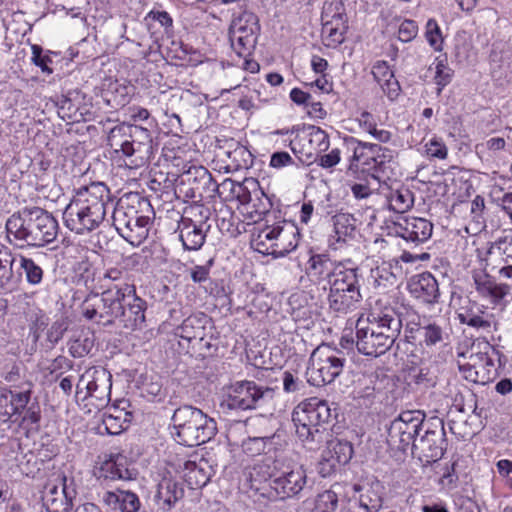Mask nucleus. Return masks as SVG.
Returning <instances> with one entry per match:
<instances>
[{
    "mask_svg": "<svg viewBox=\"0 0 512 512\" xmlns=\"http://www.w3.org/2000/svg\"><path fill=\"white\" fill-rule=\"evenodd\" d=\"M334 232L337 240L345 241L353 238L356 233V219L349 213H338L333 217Z\"/></svg>",
    "mask_w": 512,
    "mask_h": 512,
    "instance_id": "obj_43",
    "label": "nucleus"
},
{
    "mask_svg": "<svg viewBox=\"0 0 512 512\" xmlns=\"http://www.w3.org/2000/svg\"><path fill=\"white\" fill-rule=\"evenodd\" d=\"M102 500L115 512H137L140 508L138 496L128 490L106 491Z\"/></svg>",
    "mask_w": 512,
    "mask_h": 512,
    "instance_id": "obj_33",
    "label": "nucleus"
},
{
    "mask_svg": "<svg viewBox=\"0 0 512 512\" xmlns=\"http://www.w3.org/2000/svg\"><path fill=\"white\" fill-rule=\"evenodd\" d=\"M380 85L383 92L388 96L389 99L394 100L398 97L400 92V85L395 76H392Z\"/></svg>",
    "mask_w": 512,
    "mask_h": 512,
    "instance_id": "obj_64",
    "label": "nucleus"
},
{
    "mask_svg": "<svg viewBox=\"0 0 512 512\" xmlns=\"http://www.w3.org/2000/svg\"><path fill=\"white\" fill-rule=\"evenodd\" d=\"M415 331L419 335L420 344L425 347L436 346L448 339L446 330L436 322L425 321L423 326H416Z\"/></svg>",
    "mask_w": 512,
    "mask_h": 512,
    "instance_id": "obj_38",
    "label": "nucleus"
},
{
    "mask_svg": "<svg viewBox=\"0 0 512 512\" xmlns=\"http://www.w3.org/2000/svg\"><path fill=\"white\" fill-rule=\"evenodd\" d=\"M112 223L117 232L133 246H139L147 238L152 211L150 202L138 194L119 199L113 204Z\"/></svg>",
    "mask_w": 512,
    "mask_h": 512,
    "instance_id": "obj_3",
    "label": "nucleus"
},
{
    "mask_svg": "<svg viewBox=\"0 0 512 512\" xmlns=\"http://www.w3.org/2000/svg\"><path fill=\"white\" fill-rule=\"evenodd\" d=\"M269 164L273 168L280 169L293 165L295 162L288 152L279 151L271 155Z\"/></svg>",
    "mask_w": 512,
    "mask_h": 512,
    "instance_id": "obj_58",
    "label": "nucleus"
},
{
    "mask_svg": "<svg viewBox=\"0 0 512 512\" xmlns=\"http://www.w3.org/2000/svg\"><path fill=\"white\" fill-rule=\"evenodd\" d=\"M352 268L345 266L343 262L333 260L329 254H312L307 261L305 273L309 279L318 285L324 284L323 289H327L331 282L338 278V274L343 275L344 271Z\"/></svg>",
    "mask_w": 512,
    "mask_h": 512,
    "instance_id": "obj_19",
    "label": "nucleus"
},
{
    "mask_svg": "<svg viewBox=\"0 0 512 512\" xmlns=\"http://www.w3.org/2000/svg\"><path fill=\"white\" fill-rule=\"evenodd\" d=\"M361 298L357 268L338 274L329 286L328 305L336 314L345 315L356 310Z\"/></svg>",
    "mask_w": 512,
    "mask_h": 512,
    "instance_id": "obj_11",
    "label": "nucleus"
},
{
    "mask_svg": "<svg viewBox=\"0 0 512 512\" xmlns=\"http://www.w3.org/2000/svg\"><path fill=\"white\" fill-rule=\"evenodd\" d=\"M259 32L258 17L252 12L244 11L233 20L230 40L238 55L249 54L255 48Z\"/></svg>",
    "mask_w": 512,
    "mask_h": 512,
    "instance_id": "obj_18",
    "label": "nucleus"
},
{
    "mask_svg": "<svg viewBox=\"0 0 512 512\" xmlns=\"http://www.w3.org/2000/svg\"><path fill=\"white\" fill-rule=\"evenodd\" d=\"M276 477L269 483L272 493L280 499L298 495L306 486L307 475L302 465L286 454L276 456Z\"/></svg>",
    "mask_w": 512,
    "mask_h": 512,
    "instance_id": "obj_12",
    "label": "nucleus"
},
{
    "mask_svg": "<svg viewBox=\"0 0 512 512\" xmlns=\"http://www.w3.org/2000/svg\"><path fill=\"white\" fill-rule=\"evenodd\" d=\"M209 323L207 315L201 313L186 318L179 327L180 336L188 341L195 339L203 340L205 327Z\"/></svg>",
    "mask_w": 512,
    "mask_h": 512,
    "instance_id": "obj_39",
    "label": "nucleus"
},
{
    "mask_svg": "<svg viewBox=\"0 0 512 512\" xmlns=\"http://www.w3.org/2000/svg\"><path fill=\"white\" fill-rule=\"evenodd\" d=\"M388 205L396 213H405L413 207L414 195L408 188L391 190L387 195Z\"/></svg>",
    "mask_w": 512,
    "mask_h": 512,
    "instance_id": "obj_40",
    "label": "nucleus"
},
{
    "mask_svg": "<svg viewBox=\"0 0 512 512\" xmlns=\"http://www.w3.org/2000/svg\"><path fill=\"white\" fill-rule=\"evenodd\" d=\"M67 330V323L65 320H57L55 321L48 331V339L51 342H58L63 333Z\"/></svg>",
    "mask_w": 512,
    "mask_h": 512,
    "instance_id": "obj_63",
    "label": "nucleus"
},
{
    "mask_svg": "<svg viewBox=\"0 0 512 512\" xmlns=\"http://www.w3.org/2000/svg\"><path fill=\"white\" fill-rule=\"evenodd\" d=\"M108 144L115 153H122L129 168L145 166L153 153L148 129L137 125H118L111 129Z\"/></svg>",
    "mask_w": 512,
    "mask_h": 512,
    "instance_id": "obj_6",
    "label": "nucleus"
},
{
    "mask_svg": "<svg viewBox=\"0 0 512 512\" xmlns=\"http://www.w3.org/2000/svg\"><path fill=\"white\" fill-rule=\"evenodd\" d=\"M418 34V25L413 20H404L398 30V38L402 42L412 41Z\"/></svg>",
    "mask_w": 512,
    "mask_h": 512,
    "instance_id": "obj_53",
    "label": "nucleus"
},
{
    "mask_svg": "<svg viewBox=\"0 0 512 512\" xmlns=\"http://www.w3.org/2000/svg\"><path fill=\"white\" fill-rule=\"evenodd\" d=\"M32 54V61L36 66L40 67L43 72L52 73V70L48 67L51 59L49 56L42 55V48L40 46L33 45Z\"/></svg>",
    "mask_w": 512,
    "mask_h": 512,
    "instance_id": "obj_61",
    "label": "nucleus"
},
{
    "mask_svg": "<svg viewBox=\"0 0 512 512\" xmlns=\"http://www.w3.org/2000/svg\"><path fill=\"white\" fill-rule=\"evenodd\" d=\"M408 289L410 294L422 303L431 305L439 301L438 282L429 272L413 276L408 283Z\"/></svg>",
    "mask_w": 512,
    "mask_h": 512,
    "instance_id": "obj_26",
    "label": "nucleus"
},
{
    "mask_svg": "<svg viewBox=\"0 0 512 512\" xmlns=\"http://www.w3.org/2000/svg\"><path fill=\"white\" fill-rule=\"evenodd\" d=\"M424 421V415L420 411H404L394 419L389 428L387 443L392 449L406 451L416 442Z\"/></svg>",
    "mask_w": 512,
    "mask_h": 512,
    "instance_id": "obj_16",
    "label": "nucleus"
},
{
    "mask_svg": "<svg viewBox=\"0 0 512 512\" xmlns=\"http://www.w3.org/2000/svg\"><path fill=\"white\" fill-rule=\"evenodd\" d=\"M458 320L461 324H465L476 329H489L491 323L484 317V312L480 309L474 311L473 308L466 309L458 313Z\"/></svg>",
    "mask_w": 512,
    "mask_h": 512,
    "instance_id": "obj_49",
    "label": "nucleus"
},
{
    "mask_svg": "<svg viewBox=\"0 0 512 512\" xmlns=\"http://www.w3.org/2000/svg\"><path fill=\"white\" fill-rule=\"evenodd\" d=\"M283 226L274 225L263 228L258 234V245L269 246L276 241L278 232H281Z\"/></svg>",
    "mask_w": 512,
    "mask_h": 512,
    "instance_id": "obj_54",
    "label": "nucleus"
},
{
    "mask_svg": "<svg viewBox=\"0 0 512 512\" xmlns=\"http://www.w3.org/2000/svg\"><path fill=\"white\" fill-rule=\"evenodd\" d=\"M353 490L358 493V496H353L354 500L350 499L349 504L354 501L358 504L359 508L365 512H379L383 505V498L381 494V485L377 483L367 485H354Z\"/></svg>",
    "mask_w": 512,
    "mask_h": 512,
    "instance_id": "obj_32",
    "label": "nucleus"
},
{
    "mask_svg": "<svg viewBox=\"0 0 512 512\" xmlns=\"http://www.w3.org/2000/svg\"><path fill=\"white\" fill-rule=\"evenodd\" d=\"M356 339L358 351L367 356L378 357L392 347L387 335L377 332L367 319L357 321Z\"/></svg>",
    "mask_w": 512,
    "mask_h": 512,
    "instance_id": "obj_22",
    "label": "nucleus"
},
{
    "mask_svg": "<svg viewBox=\"0 0 512 512\" xmlns=\"http://www.w3.org/2000/svg\"><path fill=\"white\" fill-rule=\"evenodd\" d=\"M272 388L254 381H239L227 388L221 408L227 411H246L261 408L274 400Z\"/></svg>",
    "mask_w": 512,
    "mask_h": 512,
    "instance_id": "obj_9",
    "label": "nucleus"
},
{
    "mask_svg": "<svg viewBox=\"0 0 512 512\" xmlns=\"http://www.w3.org/2000/svg\"><path fill=\"white\" fill-rule=\"evenodd\" d=\"M11 392V406L10 414H18L20 413L30 401L31 392H32V383L29 380H24L17 386H14V389H10Z\"/></svg>",
    "mask_w": 512,
    "mask_h": 512,
    "instance_id": "obj_42",
    "label": "nucleus"
},
{
    "mask_svg": "<svg viewBox=\"0 0 512 512\" xmlns=\"http://www.w3.org/2000/svg\"><path fill=\"white\" fill-rule=\"evenodd\" d=\"M367 320L377 332L387 335L388 342L393 345L402 328L400 315L393 308H385L380 312H372Z\"/></svg>",
    "mask_w": 512,
    "mask_h": 512,
    "instance_id": "obj_27",
    "label": "nucleus"
},
{
    "mask_svg": "<svg viewBox=\"0 0 512 512\" xmlns=\"http://www.w3.org/2000/svg\"><path fill=\"white\" fill-rule=\"evenodd\" d=\"M276 458H266L261 462L253 465L249 473L250 487L256 493L263 497L270 498L272 490L268 486L262 485L267 481L273 482L276 477Z\"/></svg>",
    "mask_w": 512,
    "mask_h": 512,
    "instance_id": "obj_29",
    "label": "nucleus"
},
{
    "mask_svg": "<svg viewBox=\"0 0 512 512\" xmlns=\"http://www.w3.org/2000/svg\"><path fill=\"white\" fill-rule=\"evenodd\" d=\"M210 209L203 204L194 203L184 210L181 221L192 222L193 224L209 230L210 225L207 223L210 218Z\"/></svg>",
    "mask_w": 512,
    "mask_h": 512,
    "instance_id": "obj_46",
    "label": "nucleus"
},
{
    "mask_svg": "<svg viewBox=\"0 0 512 512\" xmlns=\"http://www.w3.org/2000/svg\"><path fill=\"white\" fill-rule=\"evenodd\" d=\"M146 302L137 296L135 286L133 291L127 294L126 301L122 305L117 323L127 330L141 329L145 322Z\"/></svg>",
    "mask_w": 512,
    "mask_h": 512,
    "instance_id": "obj_24",
    "label": "nucleus"
},
{
    "mask_svg": "<svg viewBox=\"0 0 512 512\" xmlns=\"http://www.w3.org/2000/svg\"><path fill=\"white\" fill-rule=\"evenodd\" d=\"M129 406V402L122 399L107 408L102 416V424L108 434H120L128 427L132 420V413L127 410Z\"/></svg>",
    "mask_w": 512,
    "mask_h": 512,
    "instance_id": "obj_28",
    "label": "nucleus"
},
{
    "mask_svg": "<svg viewBox=\"0 0 512 512\" xmlns=\"http://www.w3.org/2000/svg\"><path fill=\"white\" fill-rule=\"evenodd\" d=\"M183 495V489L175 480L163 478L158 484L155 501L161 510L169 511Z\"/></svg>",
    "mask_w": 512,
    "mask_h": 512,
    "instance_id": "obj_34",
    "label": "nucleus"
},
{
    "mask_svg": "<svg viewBox=\"0 0 512 512\" xmlns=\"http://www.w3.org/2000/svg\"><path fill=\"white\" fill-rule=\"evenodd\" d=\"M329 136L320 127L309 126L290 141V148L301 161L316 162L320 154L329 148Z\"/></svg>",
    "mask_w": 512,
    "mask_h": 512,
    "instance_id": "obj_17",
    "label": "nucleus"
},
{
    "mask_svg": "<svg viewBox=\"0 0 512 512\" xmlns=\"http://www.w3.org/2000/svg\"><path fill=\"white\" fill-rule=\"evenodd\" d=\"M457 481H458V475L455 472V463H453L450 466H446L445 471L443 472V474L440 478V484L444 488L451 490V489L455 488Z\"/></svg>",
    "mask_w": 512,
    "mask_h": 512,
    "instance_id": "obj_62",
    "label": "nucleus"
},
{
    "mask_svg": "<svg viewBox=\"0 0 512 512\" xmlns=\"http://www.w3.org/2000/svg\"><path fill=\"white\" fill-rule=\"evenodd\" d=\"M277 236L276 241L266 248V250H270L269 254L282 257L293 251L298 245L297 232L291 226H283Z\"/></svg>",
    "mask_w": 512,
    "mask_h": 512,
    "instance_id": "obj_37",
    "label": "nucleus"
},
{
    "mask_svg": "<svg viewBox=\"0 0 512 512\" xmlns=\"http://www.w3.org/2000/svg\"><path fill=\"white\" fill-rule=\"evenodd\" d=\"M446 433L444 423L439 418H433L427 423L423 436L413 442L412 454L423 465H428L440 460L446 450Z\"/></svg>",
    "mask_w": 512,
    "mask_h": 512,
    "instance_id": "obj_13",
    "label": "nucleus"
},
{
    "mask_svg": "<svg viewBox=\"0 0 512 512\" xmlns=\"http://www.w3.org/2000/svg\"><path fill=\"white\" fill-rule=\"evenodd\" d=\"M393 231L405 241L419 245L430 239L433 224L425 218L400 217L394 222Z\"/></svg>",
    "mask_w": 512,
    "mask_h": 512,
    "instance_id": "obj_23",
    "label": "nucleus"
},
{
    "mask_svg": "<svg viewBox=\"0 0 512 512\" xmlns=\"http://www.w3.org/2000/svg\"><path fill=\"white\" fill-rule=\"evenodd\" d=\"M345 361L341 351L325 344L318 346L309 358L307 381L317 387L332 383L342 373Z\"/></svg>",
    "mask_w": 512,
    "mask_h": 512,
    "instance_id": "obj_10",
    "label": "nucleus"
},
{
    "mask_svg": "<svg viewBox=\"0 0 512 512\" xmlns=\"http://www.w3.org/2000/svg\"><path fill=\"white\" fill-rule=\"evenodd\" d=\"M509 264H512V242L503 249L491 248L481 260V267L472 271L477 293L494 305L500 304L510 293V284L497 283L491 274H498L502 267Z\"/></svg>",
    "mask_w": 512,
    "mask_h": 512,
    "instance_id": "obj_4",
    "label": "nucleus"
},
{
    "mask_svg": "<svg viewBox=\"0 0 512 512\" xmlns=\"http://www.w3.org/2000/svg\"><path fill=\"white\" fill-rule=\"evenodd\" d=\"M426 39L435 49L440 50L442 44V36L440 28L434 19H429L426 24Z\"/></svg>",
    "mask_w": 512,
    "mask_h": 512,
    "instance_id": "obj_52",
    "label": "nucleus"
},
{
    "mask_svg": "<svg viewBox=\"0 0 512 512\" xmlns=\"http://www.w3.org/2000/svg\"><path fill=\"white\" fill-rule=\"evenodd\" d=\"M426 153L431 157L445 159L448 151L446 145L441 140L432 139L426 144Z\"/></svg>",
    "mask_w": 512,
    "mask_h": 512,
    "instance_id": "obj_57",
    "label": "nucleus"
},
{
    "mask_svg": "<svg viewBox=\"0 0 512 512\" xmlns=\"http://www.w3.org/2000/svg\"><path fill=\"white\" fill-rule=\"evenodd\" d=\"M82 315L98 325L109 327L108 314L106 308V299H104V291L98 295L88 297L82 304Z\"/></svg>",
    "mask_w": 512,
    "mask_h": 512,
    "instance_id": "obj_36",
    "label": "nucleus"
},
{
    "mask_svg": "<svg viewBox=\"0 0 512 512\" xmlns=\"http://www.w3.org/2000/svg\"><path fill=\"white\" fill-rule=\"evenodd\" d=\"M346 22L344 25L334 23H323L322 33L327 41V46H336L344 41V34L346 32Z\"/></svg>",
    "mask_w": 512,
    "mask_h": 512,
    "instance_id": "obj_50",
    "label": "nucleus"
},
{
    "mask_svg": "<svg viewBox=\"0 0 512 512\" xmlns=\"http://www.w3.org/2000/svg\"><path fill=\"white\" fill-rule=\"evenodd\" d=\"M270 440L269 436H260L249 438L243 443L244 450L251 455L260 454L266 448L267 441Z\"/></svg>",
    "mask_w": 512,
    "mask_h": 512,
    "instance_id": "obj_55",
    "label": "nucleus"
},
{
    "mask_svg": "<svg viewBox=\"0 0 512 512\" xmlns=\"http://www.w3.org/2000/svg\"><path fill=\"white\" fill-rule=\"evenodd\" d=\"M104 299H106L107 314L109 315L107 320L110 326L117 324L122 305H124L128 291H133V285L129 283H115L113 285H105Z\"/></svg>",
    "mask_w": 512,
    "mask_h": 512,
    "instance_id": "obj_30",
    "label": "nucleus"
},
{
    "mask_svg": "<svg viewBox=\"0 0 512 512\" xmlns=\"http://www.w3.org/2000/svg\"><path fill=\"white\" fill-rule=\"evenodd\" d=\"M77 491L72 478L61 476L59 484L48 483L42 495L43 506L48 512H69Z\"/></svg>",
    "mask_w": 512,
    "mask_h": 512,
    "instance_id": "obj_20",
    "label": "nucleus"
},
{
    "mask_svg": "<svg viewBox=\"0 0 512 512\" xmlns=\"http://www.w3.org/2000/svg\"><path fill=\"white\" fill-rule=\"evenodd\" d=\"M112 375L105 368L93 367L86 370L76 385L75 398L85 413L106 408L110 402Z\"/></svg>",
    "mask_w": 512,
    "mask_h": 512,
    "instance_id": "obj_8",
    "label": "nucleus"
},
{
    "mask_svg": "<svg viewBox=\"0 0 512 512\" xmlns=\"http://www.w3.org/2000/svg\"><path fill=\"white\" fill-rule=\"evenodd\" d=\"M321 20L323 23H334L344 25L346 14L344 4L341 0H326L323 4Z\"/></svg>",
    "mask_w": 512,
    "mask_h": 512,
    "instance_id": "obj_45",
    "label": "nucleus"
},
{
    "mask_svg": "<svg viewBox=\"0 0 512 512\" xmlns=\"http://www.w3.org/2000/svg\"><path fill=\"white\" fill-rule=\"evenodd\" d=\"M452 78V71L449 68H446L445 65L440 61L436 66V84L439 86L438 92L442 90L448 83H450Z\"/></svg>",
    "mask_w": 512,
    "mask_h": 512,
    "instance_id": "obj_60",
    "label": "nucleus"
},
{
    "mask_svg": "<svg viewBox=\"0 0 512 512\" xmlns=\"http://www.w3.org/2000/svg\"><path fill=\"white\" fill-rule=\"evenodd\" d=\"M171 421L173 438L184 446L202 445L210 441L217 433L215 420L191 405L177 408Z\"/></svg>",
    "mask_w": 512,
    "mask_h": 512,
    "instance_id": "obj_5",
    "label": "nucleus"
},
{
    "mask_svg": "<svg viewBox=\"0 0 512 512\" xmlns=\"http://www.w3.org/2000/svg\"><path fill=\"white\" fill-rule=\"evenodd\" d=\"M214 185L212 175L205 167L190 166L176 180V191L185 198H202Z\"/></svg>",
    "mask_w": 512,
    "mask_h": 512,
    "instance_id": "obj_21",
    "label": "nucleus"
},
{
    "mask_svg": "<svg viewBox=\"0 0 512 512\" xmlns=\"http://www.w3.org/2000/svg\"><path fill=\"white\" fill-rule=\"evenodd\" d=\"M184 478L191 489H198L209 482L210 475L200 464L187 461L184 464Z\"/></svg>",
    "mask_w": 512,
    "mask_h": 512,
    "instance_id": "obj_41",
    "label": "nucleus"
},
{
    "mask_svg": "<svg viewBox=\"0 0 512 512\" xmlns=\"http://www.w3.org/2000/svg\"><path fill=\"white\" fill-rule=\"evenodd\" d=\"M372 74L374 79L382 84L392 76H394L393 71L390 69L389 65L385 61H378L372 67Z\"/></svg>",
    "mask_w": 512,
    "mask_h": 512,
    "instance_id": "obj_56",
    "label": "nucleus"
},
{
    "mask_svg": "<svg viewBox=\"0 0 512 512\" xmlns=\"http://www.w3.org/2000/svg\"><path fill=\"white\" fill-rule=\"evenodd\" d=\"M331 418V409L327 401L316 397L298 404L292 413V421L299 439L308 444H320L324 440V424Z\"/></svg>",
    "mask_w": 512,
    "mask_h": 512,
    "instance_id": "obj_7",
    "label": "nucleus"
},
{
    "mask_svg": "<svg viewBox=\"0 0 512 512\" xmlns=\"http://www.w3.org/2000/svg\"><path fill=\"white\" fill-rule=\"evenodd\" d=\"M317 158L319 166L323 168H332L336 166L341 159V152L338 148L332 149L328 154L319 155Z\"/></svg>",
    "mask_w": 512,
    "mask_h": 512,
    "instance_id": "obj_59",
    "label": "nucleus"
},
{
    "mask_svg": "<svg viewBox=\"0 0 512 512\" xmlns=\"http://www.w3.org/2000/svg\"><path fill=\"white\" fill-rule=\"evenodd\" d=\"M108 206H113L109 188L102 182H93L77 190L64 210V223L76 234L90 233L104 221Z\"/></svg>",
    "mask_w": 512,
    "mask_h": 512,
    "instance_id": "obj_1",
    "label": "nucleus"
},
{
    "mask_svg": "<svg viewBox=\"0 0 512 512\" xmlns=\"http://www.w3.org/2000/svg\"><path fill=\"white\" fill-rule=\"evenodd\" d=\"M24 316L29 323L30 330L38 337L39 332L43 331L49 324L47 314L35 304L28 305L24 311Z\"/></svg>",
    "mask_w": 512,
    "mask_h": 512,
    "instance_id": "obj_47",
    "label": "nucleus"
},
{
    "mask_svg": "<svg viewBox=\"0 0 512 512\" xmlns=\"http://www.w3.org/2000/svg\"><path fill=\"white\" fill-rule=\"evenodd\" d=\"M335 486L332 489L326 490L318 494L315 501V509L318 512H334L338 506L339 498L335 491Z\"/></svg>",
    "mask_w": 512,
    "mask_h": 512,
    "instance_id": "obj_51",
    "label": "nucleus"
},
{
    "mask_svg": "<svg viewBox=\"0 0 512 512\" xmlns=\"http://www.w3.org/2000/svg\"><path fill=\"white\" fill-rule=\"evenodd\" d=\"M179 238L185 250H199L206 239L208 229L199 227L192 222L181 221L178 224Z\"/></svg>",
    "mask_w": 512,
    "mask_h": 512,
    "instance_id": "obj_35",
    "label": "nucleus"
},
{
    "mask_svg": "<svg viewBox=\"0 0 512 512\" xmlns=\"http://www.w3.org/2000/svg\"><path fill=\"white\" fill-rule=\"evenodd\" d=\"M18 262V255L0 244V292H12L21 282V274H15L13 265Z\"/></svg>",
    "mask_w": 512,
    "mask_h": 512,
    "instance_id": "obj_31",
    "label": "nucleus"
},
{
    "mask_svg": "<svg viewBox=\"0 0 512 512\" xmlns=\"http://www.w3.org/2000/svg\"><path fill=\"white\" fill-rule=\"evenodd\" d=\"M18 264L29 285L38 286L41 284L44 271L35 260L23 255H18Z\"/></svg>",
    "mask_w": 512,
    "mask_h": 512,
    "instance_id": "obj_44",
    "label": "nucleus"
},
{
    "mask_svg": "<svg viewBox=\"0 0 512 512\" xmlns=\"http://www.w3.org/2000/svg\"><path fill=\"white\" fill-rule=\"evenodd\" d=\"M353 455V447L349 442L331 440L322 453L319 463L322 476L330 475L339 465L347 464Z\"/></svg>",
    "mask_w": 512,
    "mask_h": 512,
    "instance_id": "obj_25",
    "label": "nucleus"
},
{
    "mask_svg": "<svg viewBox=\"0 0 512 512\" xmlns=\"http://www.w3.org/2000/svg\"><path fill=\"white\" fill-rule=\"evenodd\" d=\"M457 363L463 377L473 383L486 384L496 373L494 361L488 351L477 350L474 345L469 351L458 353Z\"/></svg>",
    "mask_w": 512,
    "mask_h": 512,
    "instance_id": "obj_15",
    "label": "nucleus"
},
{
    "mask_svg": "<svg viewBox=\"0 0 512 512\" xmlns=\"http://www.w3.org/2000/svg\"><path fill=\"white\" fill-rule=\"evenodd\" d=\"M408 377L410 383H414L420 388H430L436 385V376L434 372L426 366L410 368Z\"/></svg>",
    "mask_w": 512,
    "mask_h": 512,
    "instance_id": "obj_48",
    "label": "nucleus"
},
{
    "mask_svg": "<svg viewBox=\"0 0 512 512\" xmlns=\"http://www.w3.org/2000/svg\"><path fill=\"white\" fill-rule=\"evenodd\" d=\"M5 226L10 243L38 248L55 241L59 230L56 218L36 206L14 212Z\"/></svg>",
    "mask_w": 512,
    "mask_h": 512,
    "instance_id": "obj_2",
    "label": "nucleus"
},
{
    "mask_svg": "<svg viewBox=\"0 0 512 512\" xmlns=\"http://www.w3.org/2000/svg\"><path fill=\"white\" fill-rule=\"evenodd\" d=\"M368 149L372 156L366 158L363 162L365 170L368 171L371 178L376 180L378 183H385L390 178L389 171L391 168V162L394 157V152L388 148H383L380 145L357 142V146L353 149L352 161L350 169L353 168L354 162H359L364 158V150Z\"/></svg>",
    "mask_w": 512,
    "mask_h": 512,
    "instance_id": "obj_14",
    "label": "nucleus"
}]
</instances>
